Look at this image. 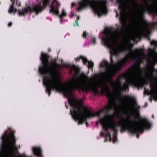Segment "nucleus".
Returning <instances> with one entry per match:
<instances>
[{
  "mask_svg": "<svg viewBox=\"0 0 157 157\" xmlns=\"http://www.w3.org/2000/svg\"><path fill=\"white\" fill-rule=\"evenodd\" d=\"M136 67L133 65L129 67L127 72L124 73L122 75V77L125 79L126 83L123 86L121 85L117 89L120 94L121 92L124 91L126 92L127 90L128 91L129 85H134L138 88H142L144 85H148L147 80H142L138 76L136 72Z\"/></svg>",
  "mask_w": 157,
  "mask_h": 157,
  "instance_id": "obj_2",
  "label": "nucleus"
},
{
  "mask_svg": "<svg viewBox=\"0 0 157 157\" xmlns=\"http://www.w3.org/2000/svg\"><path fill=\"white\" fill-rule=\"evenodd\" d=\"M152 117H153V118H154V116L153 115H152Z\"/></svg>",
  "mask_w": 157,
  "mask_h": 157,
  "instance_id": "obj_37",
  "label": "nucleus"
},
{
  "mask_svg": "<svg viewBox=\"0 0 157 157\" xmlns=\"http://www.w3.org/2000/svg\"><path fill=\"white\" fill-rule=\"evenodd\" d=\"M15 0H14V1L13 2V0H11L12 3L10 7L8 10V12L9 13H13L14 14H15L17 10L14 7Z\"/></svg>",
  "mask_w": 157,
  "mask_h": 157,
  "instance_id": "obj_13",
  "label": "nucleus"
},
{
  "mask_svg": "<svg viewBox=\"0 0 157 157\" xmlns=\"http://www.w3.org/2000/svg\"><path fill=\"white\" fill-rule=\"evenodd\" d=\"M120 120L118 123V126H120L121 128V131H125L127 130L131 134H136L137 138H139V133H142L144 129H149L151 126V123L146 118L141 119L142 123L139 125L135 126L134 123H137L136 121H134L130 119L129 116L127 119L128 122H126V120L124 119L122 115L120 116Z\"/></svg>",
  "mask_w": 157,
  "mask_h": 157,
  "instance_id": "obj_3",
  "label": "nucleus"
},
{
  "mask_svg": "<svg viewBox=\"0 0 157 157\" xmlns=\"http://www.w3.org/2000/svg\"><path fill=\"white\" fill-rule=\"evenodd\" d=\"M87 63H88V67L89 69H92L93 68L94 65V63L91 61H89L88 60V61Z\"/></svg>",
  "mask_w": 157,
  "mask_h": 157,
  "instance_id": "obj_17",
  "label": "nucleus"
},
{
  "mask_svg": "<svg viewBox=\"0 0 157 157\" xmlns=\"http://www.w3.org/2000/svg\"><path fill=\"white\" fill-rule=\"evenodd\" d=\"M50 56L48 54L42 52L40 57L43 66H40L39 68L40 74L44 75L43 82L46 87V92L48 93L49 96L52 89L60 91L63 93L64 96L68 98V101L71 107L70 109V113L73 119H90L97 116L100 117L101 113H104V109L94 113L87 107L82 105V100L68 98L73 95V91L75 90L88 92L90 91L93 92L95 94H98V88L101 90V93L104 94V81L100 80L94 84L87 85L84 82L71 81V86L63 85L59 79L57 67L60 66L56 60L52 62L49 67L50 61L49 59Z\"/></svg>",
  "mask_w": 157,
  "mask_h": 157,
  "instance_id": "obj_1",
  "label": "nucleus"
},
{
  "mask_svg": "<svg viewBox=\"0 0 157 157\" xmlns=\"http://www.w3.org/2000/svg\"><path fill=\"white\" fill-rule=\"evenodd\" d=\"M127 1H129V2H134V0H126Z\"/></svg>",
  "mask_w": 157,
  "mask_h": 157,
  "instance_id": "obj_29",
  "label": "nucleus"
},
{
  "mask_svg": "<svg viewBox=\"0 0 157 157\" xmlns=\"http://www.w3.org/2000/svg\"><path fill=\"white\" fill-rule=\"evenodd\" d=\"M96 39L95 37H93L92 39V42L93 44H95L96 43Z\"/></svg>",
  "mask_w": 157,
  "mask_h": 157,
  "instance_id": "obj_19",
  "label": "nucleus"
},
{
  "mask_svg": "<svg viewBox=\"0 0 157 157\" xmlns=\"http://www.w3.org/2000/svg\"><path fill=\"white\" fill-rule=\"evenodd\" d=\"M20 147V146L19 147V148Z\"/></svg>",
  "mask_w": 157,
  "mask_h": 157,
  "instance_id": "obj_40",
  "label": "nucleus"
},
{
  "mask_svg": "<svg viewBox=\"0 0 157 157\" xmlns=\"http://www.w3.org/2000/svg\"><path fill=\"white\" fill-rule=\"evenodd\" d=\"M118 16V14H117L116 16L117 17Z\"/></svg>",
  "mask_w": 157,
  "mask_h": 157,
  "instance_id": "obj_36",
  "label": "nucleus"
},
{
  "mask_svg": "<svg viewBox=\"0 0 157 157\" xmlns=\"http://www.w3.org/2000/svg\"><path fill=\"white\" fill-rule=\"evenodd\" d=\"M109 117L111 118L112 116L111 115H109L108 116H105L102 118H100L99 120L100 123L102 124L103 128L105 131L107 132L109 128H110L113 132H116L117 131V127L121 126H118V123L117 125L113 123L111 120L109 123L107 121Z\"/></svg>",
  "mask_w": 157,
  "mask_h": 157,
  "instance_id": "obj_7",
  "label": "nucleus"
},
{
  "mask_svg": "<svg viewBox=\"0 0 157 157\" xmlns=\"http://www.w3.org/2000/svg\"><path fill=\"white\" fill-rule=\"evenodd\" d=\"M105 137L106 139H105L104 140L105 142L107 141V138H109V141H111L112 138L111 137L110 134L109 133L107 132V133L106 134V135H105Z\"/></svg>",
  "mask_w": 157,
  "mask_h": 157,
  "instance_id": "obj_16",
  "label": "nucleus"
},
{
  "mask_svg": "<svg viewBox=\"0 0 157 157\" xmlns=\"http://www.w3.org/2000/svg\"><path fill=\"white\" fill-rule=\"evenodd\" d=\"M50 0H42L43 7L41 5V2H39L38 4H33L32 7L28 6L22 9V11L21 10H18L19 15L20 16L24 15L29 13L30 14H32L33 12H35L36 14H38L41 13L44 9L48 5L50 4Z\"/></svg>",
  "mask_w": 157,
  "mask_h": 157,
  "instance_id": "obj_6",
  "label": "nucleus"
},
{
  "mask_svg": "<svg viewBox=\"0 0 157 157\" xmlns=\"http://www.w3.org/2000/svg\"><path fill=\"white\" fill-rule=\"evenodd\" d=\"M117 131L116 132H113V143H115L116 142L117 140V132L118 131V129L117 128Z\"/></svg>",
  "mask_w": 157,
  "mask_h": 157,
  "instance_id": "obj_15",
  "label": "nucleus"
},
{
  "mask_svg": "<svg viewBox=\"0 0 157 157\" xmlns=\"http://www.w3.org/2000/svg\"><path fill=\"white\" fill-rule=\"evenodd\" d=\"M150 24H152L154 25H157V21L153 23H150Z\"/></svg>",
  "mask_w": 157,
  "mask_h": 157,
  "instance_id": "obj_24",
  "label": "nucleus"
},
{
  "mask_svg": "<svg viewBox=\"0 0 157 157\" xmlns=\"http://www.w3.org/2000/svg\"><path fill=\"white\" fill-rule=\"evenodd\" d=\"M100 135L102 137H105V134L104 132H101L100 133Z\"/></svg>",
  "mask_w": 157,
  "mask_h": 157,
  "instance_id": "obj_25",
  "label": "nucleus"
},
{
  "mask_svg": "<svg viewBox=\"0 0 157 157\" xmlns=\"http://www.w3.org/2000/svg\"><path fill=\"white\" fill-rule=\"evenodd\" d=\"M137 36V34H135L134 35H133V37L135 39V38L136 37V36Z\"/></svg>",
  "mask_w": 157,
  "mask_h": 157,
  "instance_id": "obj_28",
  "label": "nucleus"
},
{
  "mask_svg": "<svg viewBox=\"0 0 157 157\" xmlns=\"http://www.w3.org/2000/svg\"><path fill=\"white\" fill-rule=\"evenodd\" d=\"M124 98L131 101L134 105L137 107V108L134 107L135 112L137 116H139L140 106H137V103L135 98L133 97H132L127 95H125L124 96Z\"/></svg>",
  "mask_w": 157,
  "mask_h": 157,
  "instance_id": "obj_9",
  "label": "nucleus"
},
{
  "mask_svg": "<svg viewBox=\"0 0 157 157\" xmlns=\"http://www.w3.org/2000/svg\"><path fill=\"white\" fill-rule=\"evenodd\" d=\"M80 18V17L79 16H78L77 17V20L75 21V22L76 24L77 25H78V21L79 20Z\"/></svg>",
  "mask_w": 157,
  "mask_h": 157,
  "instance_id": "obj_20",
  "label": "nucleus"
},
{
  "mask_svg": "<svg viewBox=\"0 0 157 157\" xmlns=\"http://www.w3.org/2000/svg\"><path fill=\"white\" fill-rule=\"evenodd\" d=\"M106 0H81L77 4L74 2L71 3V8L75 6L76 11L79 12L84 10L86 7L90 6L94 12L98 15L107 13Z\"/></svg>",
  "mask_w": 157,
  "mask_h": 157,
  "instance_id": "obj_5",
  "label": "nucleus"
},
{
  "mask_svg": "<svg viewBox=\"0 0 157 157\" xmlns=\"http://www.w3.org/2000/svg\"><path fill=\"white\" fill-rule=\"evenodd\" d=\"M146 90V87H144V90H145H145Z\"/></svg>",
  "mask_w": 157,
  "mask_h": 157,
  "instance_id": "obj_35",
  "label": "nucleus"
},
{
  "mask_svg": "<svg viewBox=\"0 0 157 157\" xmlns=\"http://www.w3.org/2000/svg\"><path fill=\"white\" fill-rule=\"evenodd\" d=\"M154 71H156V70H155V69H154Z\"/></svg>",
  "mask_w": 157,
  "mask_h": 157,
  "instance_id": "obj_39",
  "label": "nucleus"
},
{
  "mask_svg": "<svg viewBox=\"0 0 157 157\" xmlns=\"http://www.w3.org/2000/svg\"><path fill=\"white\" fill-rule=\"evenodd\" d=\"M99 123V122L98 121H96V124L97 125H98V124Z\"/></svg>",
  "mask_w": 157,
  "mask_h": 157,
  "instance_id": "obj_30",
  "label": "nucleus"
},
{
  "mask_svg": "<svg viewBox=\"0 0 157 157\" xmlns=\"http://www.w3.org/2000/svg\"><path fill=\"white\" fill-rule=\"evenodd\" d=\"M18 157H27L25 154H22V155H19Z\"/></svg>",
  "mask_w": 157,
  "mask_h": 157,
  "instance_id": "obj_26",
  "label": "nucleus"
},
{
  "mask_svg": "<svg viewBox=\"0 0 157 157\" xmlns=\"http://www.w3.org/2000/svg\"><path fill=\"white\" fill-rule=\"evenodd\" d=\"M139 18L140 20L144 25V26L143 28L142 29L144 30L146 29H147L150 25V23L147 22L146 20L145 19L144 14L143 13H140L139 16Z\"/></svg>",
  "mask_w": 157,
  "mask_h": 157,
  "instance_id": "obj_10",
  "label": "nucleus"
},
{
  "mask_svg": "<svg viewBox=\"0 0 157 157\" xmlns=\"http://www.w3.org/2000/svg\"><path fill=\"white\" fill-rule=\"evenodd\" d=\"M151 74L153 75V71H152V72H151Z\"/></svg>",
  "mask_w": 157,
  "mask_h": 157,
  "instance_id": "obj_34",
  "label": "nucleus"
},
{
  "mask_svg": "<svg viewBox=\"0 0 157 157\" xmlns=\"http://www.w3.org/2000/svg\"><path fill=\"white\" fill-rule=\"evenodd\" d=\"M65 106L66 107V109H68V106L66 105V103L65 104Z\"/></svg>",
  "mask_w": 157,
  "mask_h": 157,
  "instance_id": "obj_31",
  "label": "nucleus"
},
{
  "mask_svg": "<svg viewBox=\"0 0 157 157\" xmlns=\"http://www.w3.org/2000/svg\"><path fill=\"white\" fill-rule=\"evenodd\" d=\"M16 5L17 6H21V3L19 2V1H18L17 0H16Z\"/></svg>",
  "mask_w": 157,
  "mask_h": 157,
  "instance_id": "obj_23",
  "label": "nucleus"
},
{
  "mask_svg": "<svg viewBox=\"0 0 157 157\" xmlns=\"http://www.w3.org/2000/svg\"><path fill=\"white\" fill-rule=\"evenodd\" d=\"M49 13L52 14H58L60 4L57 0H53L50 5Z\"/></svg>",
  "mask_w": 157,
  "mask_h": 157,
  "instance_id": "obj_8",
  "label": "nucleus"
},
{
  "mask_svg": "<svg viewBox=\"0 0 157 157\" xmlns=\"http://www.w3.org/2000/svg\"><path fill=\"white\" fill-rule=\"evenodd\" d=\"M12 25V23L11 22H9L8 25V27H11Z\"/></svg>",
  "mask_w": 157,
  "mask_h": 157,
  "instance_id": "obj_27",
  "label": "nucleus"
},
{
  "mask_svg": "<svg viewBox=\"0 0 157 157\" xmlns=\"http://www.w3.org/2000/svg\"><path fill=\"white\" fill-rule=\"evenodd\" d=\"M156 13H157V10H156Z\"/></svg>",
  "mask_w": 157,
  "mask_h": 157,
  "instance_id": "obj_38",
  "label": "nucleus"
},
{
  "mask_svg": "<svg viewBox=\"0 0 157 157\" xmlns=\"http://www.w3.org/2000/svg\"><path fill=\"white\" fill-rule=\"evenodd\" d=\"M32 150L34 155L38 157H42V151L40 147H33L32 148Z\"/></svg>",
  "mask_w": 157,
  "mask_h": 157,
  "instance_id": "obj_11",
  "label": "nucleus"
},
{
  "mask_svg": "<svg viewBox=\"0 0 157 157\" xmlns=\"http://www.w3.org/2000/svg\"><path fill=\"white\" fill-rule=\"evenodd\" d=\"M84 77H87L85 75H83Z\"/></svg>",
  "mask_w": 157,
  "mask_h": 157,
  "instance_id": "obj_33",
  "label": "nucleus"
},
{
  "mask_svg": "<svg viewBox=\"0 0 157 157\" xmlns=\"http://www.w3.org/2000/svg\"><path fill=\"white\" fill-rule=\"evenodd\" d=\"M87 36V34L86 32H84L83 33V34L82 35V36L83 38H86Z\"/></svg>",
  "mask_w": 157,
  "mask_h": 157,
  "instance_id": "obj_21",
  "label": "nucleus"
},
{
  "mask_svg": "<svg viewBox=\"0 0 157 157\" xmlns=\"http://www.w3.org/2000/svg\"><path fill=\"white\" fill-rule=\"evenodd\" d=\"M86 126H87L88 125V123L87 122H86Z\"/></svg>",
  "mask_w": 157,
  "mask_h": 157,
  "instance_id": "obj_32",
  "label": "nucleus"
},
{
  "mask_svg": "<svg viewBox=\"0 0 157 157\" xmlns=\"http://www.w3.org/2000/svg\"><path fill=\"white\" fill-rule=\"evenodd\" d=\"M15 132L14 130H11L8 135V131L6 130L1 137L0 157H15L14 153L17 151L14 136Z\"/></svg>",
  "mask_w": 157,
  "mask_h": 157,
  "instance_id": "obj_4",
  "label": "nucleus"
},
{
  "mask_svg": "<svg viewBox=\"0 0 157 157\" xmlns=\"http://www.w3.org/2000/svg\"><path fill=\"white\" fill-rule=\"evenodd\" d=\"M56 15L59 16V17L61 18L60 22L61 23L62 21V18L63 17H66L67 16V13L66 12L65 10L64 9H63L61 14H60L59 13L58 14Z\"/></svg>",
  "mask_w": 157,
  "mask_h": 157,
  "instance_id": "obj_14",
  "label": "nucleus"
},
{
  "mask_svg": "<svg viewBox=\"0 0 157 157\" xmlns=\"http://www.w3.org/2000/svg\"><path fill=\"white\" fill-rule=\"evenodd\" d=\"M151 44L155 45V47H157V41L155 40H152L150 42Z\"/></svg>",
  "mask_w": 157,
  "mask_h": 157,
  "instance_id": "obj_18",
  "label": "nucleus"
},
{
  "mask_svg": "<svg viewBox=\"0 0 157 157\" xmlns=\"http://www.w3.org/2000/svg\"><path fill=\"white\" fill-rule=\"evenodd\" d=\"M150 86L152 89H153L154 88V86L152 82H150Z\"/></svg>",
  "mask_w": 157,
  "mask_h": 157,
  "instance_id": "obj_22",
  "label": "nucleus"
},
{
  "mask_svg": "<svg viewBox=\"0 0 157 157\" xmlns=\"http://www.w3.org/2000/svg\"><path fill=\"white\" fill-rule=\"evenodd\" d=\"M80 59H82L83 61V63L84 64H86V63L88 61V60L86 57L81 56H80L77 57V58L75 59V60L76 62H79Z\"/></svg>",
  "mask_w": 157,
  "mask_h": 157,
  "instance_id": "obj_12",
  "label": "nucleus"
}]
</instances>
